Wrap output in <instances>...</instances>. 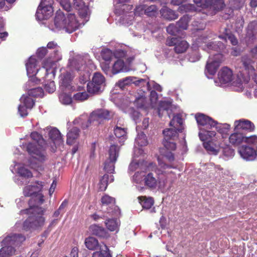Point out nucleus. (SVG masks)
Wrapping results in <instances>:
<instances>
[{"mask_svg":"<svg viewBox=\"0 0 257 257\" xmlns=\"http://www.w3.org/2000/svg\"><path fill=\"white\" fill-rule=\"evenodd\" d=\"M215 126L216 127V128L218 133L221 135L222 137L223 138H225L229 131L230 125L224 124L217 125V124Z\"/></svg>","mask_w":257,"mask_h":257,"instance_id":"42","label":"nucleus"},{"mask_svg":"<svg viewBox=\"0 0 257 257\" xmlns=\"http://www.w3.org/2000/svg\"><path fill=\"white\" fill-rule=\"evenodd\" d=\"M25 239V237L21 234H12L6 236L1 242L0 257L13 255L16 251L15 246L19 245Z\"/></svg>","mask_w":257,"mask_h":257,"instance_id":"5","label":"nucleus"},{"mask_svg":"<svg viewBox=\"0 0 257 257\" xmlns=\"http://www.w3.org/2000/svg\"><path fill=\"white\" fill-rule=\"evenodd\" d=\"M77 10L78 11V14L80 17L85 18L88 15L89 8L87 6L85 5Z\"/></svg>","mask_w":257,"mask_h":257,"instance_id":"59","label":"nucleus"},{"mask_svg":"<svg viewBox=\"0 0 257 257\" xmlns=\"http://www.w3.org/2000/svg\"><path fill=\"white\" fill-rule=\"evenodd\" d=\"M195 118L198 125L206 126V127H215L218 124L217 122L213 120L211 117L203 113H197L195 115Z\"/></svg>","mask_w":257,"mask_h":257,"instance_id":"14","label":"nucleus"},{"mask_svg":"<svg viewBox=\"0 0 257 257\" xmlns=\"http://www.w3.org/2000/svg\"><path fill=\"white\" fill-rule=\"evenodd\" d=\"M104 248L105 249L94 252L92 254V257H112L110 250L106 244L104 245Z\"/></svg>","mask_w":257,"mask_h":257,"instance_id":"36","label":"nucleus"},{"mask_svg":"<svg viewBox=\"0 0 257 257\" xmlns=\"http://www.w3.org/2000/svg\"><path fill=\"white\" fill-rule=\"evenodd\" d=\"M241 63L242 68L247 74L250 75L255 72L253 66L254 61L247 55L241 57Z\"/></svg>","mask_w":257,"mask_h":257,"instance_id":"19","label":"nucleus"},{"mask_svg":"<svg viewBox=\"0 0 257 257\" xmlns=\"http://www.w3.org/2000/svg\"><path fill=\"white\" fill-rule=\"evenodd\" d=\"M89 231L93 235L96 236L100 238H107L109 234L102 226L96 224H93L89 226Z\"/></svg>","mask_w":257,"mask_h":257,"instance_id":"15","label":"nucleus"},{"mask_svg":"<svg viewBox=\"0 0 257 257\" xmlns=\"http://www.w3.org/2000/svg\"><path fill=\"white\" fill-rule=\"evenodd\" d=\"M218 78L223 84L231 82L234 79L232 70L226 66L223 67L218 73Z\"/></svg>","mask_w":257,"mask_h":257,"instance_id":"12","label":"nucleus"},{"mask_svg":"<svg viewBox=\"0 0 257 257\" xmlns=\"http://www.w3.org/2000/svg\"><path fill=\"white\" fill-rule=\"evenodd\" d=\"M105 77L99 72L94 73L92 81L87 84V91L89 93L95 94L101 91L105 86Z\"/></svg>","mask_w":257,"mask_h":257,"instance_id":"8","label":"nucleus"},{"mask_svg":"<svg viewBox=\"0 0 257 257\" xmlns=\"http://www.w3.org/2000/svg\"><path fill=\"white\" fill-rule=\"evenodd\" d=\"M119 147L117 145H111L109 150V158L104 163V169L109 173H113L114 171V164L119 155Z\"/></svg>","mask_w":257,"mask_h":257,"instance_id":"9","label":"nucleus"},{"mask_svg":"<svg viewBox=\"0 0 257 257\" xmlns=\"http://www.w3.org/2000/svg\"><path fill=\"white\" fill-rule=\"evenodd\" d=\"M37 61L35 58L33 57L29 58L26 64L28 75L34 76L38 74L39 71L42 70V69H38L37 68Z\"/></svg>","mask_w":257,"mask_h":257,"instance_id":"23","label":"nucleus"},{"mask_svg":"<svg viewBox=\"0 0 257 257\" xmlns=\"http://www.w3.org/2000/svg\"><path fill=\"white\" fill-rule=\"evenodd\" d=\"M49 137L55 145H60L63 143L61 133L56 128H53L49 131Z\"/></svg>","mask_w":257,"mask_h":257,"instance_id":"25","label":"nucleus"},{"mask_svg":"<svg viewBox=\"0 0 257 257\" xmlns=\"http://www.w3.org/2000/svg\"><path fill=\"white\" fill-rule=\"evenodd\" d=\"M67 14H65L61 11L56 12L54 19V25L58 30L65 29L66 26Z\"/></svg>","mask_w":257,"mask_h":257,"instance_id":"20","label":"nucleus"},{"mask_svg":"<svg viewBox=\"0 0 257 257\" xmlns=\"http://www.w3.org/2000/svg\"><path fill=\"white\" fill-rule=\"evenodd\" d=\"M193 2L197 6L208 9L210 0H193Z\"/></svg>","mask_w":257,"mask_h":257,"instance_id":"54","label":"nucleus"},{"mask_svg":"<svg viewBox=\"0 0 257 257\" xmlns=\"http://www.w3.org/2000/svg\"><path fill=\"white\" fill-rule=\"evenodd\" d=\"M66 25L65 30L69 33L73 32L78 28L79 25L75 14L72 13L67 14Z\"/></svg>","mask_w":257,"mask_h":257,"instance_id":"17","label":"nucleus"},{"mask_svg":"<svg viewBox=\"0 0 257 257\" xmlns=\"http://www.w3.org/2000/svg\"><path fill=\"white\" fill-rule=\"evenodd\" d=\"M31 138L34 141L27 145L26 149L28 153L34 158L39 161H44L46 159V152L43 145L45 144L42 136L36 132L31 134Z\"/></svg>","mask_w":257,"mask_h":257,"instance_id":"4","label":"nucleus"},{"mask_svg":"<svg viewBox=\"0 0 257 257\" xmlns=\"http://www.w3.org/2000/svg\"><path fill=\"white\" fill-rule=\"evenodd\" d=\"M178 11L181 13L191 12L196 11V8L193 4H187L180 6L178 7Z\"/></svg>","mask_w":257,"mask_h":257,"instance_id":"37","label":"nucleus"},{"mask_svg":"<svg viewBox=\"0 0 257 257\" xmlns=\"http://www.w3.org/2000/svg\"><path fill=\"white\" fill-rule=\"evenodd\" d=\"M101 202L103 205H114L115 204V199L108 195L105 194L101 197Z\"/></svg>","mask_w":257,"mask_h":257,"instance_id":"43","label":"nucleus"},{"mask_svg":"<svg viewBox=\"0 0 257 257\" xmlns=\"http://www.w3.org/2000/svg\"><path fill=\"white\" fill-rule=\"evenodd\" d=\"M137 141L139 145L141 146H145L147 145L148 141L147 139V137L145 134H143L137 138Z\"/></svg>","mask_w":257,"mask_h":257,"instance_id":"57","label":"nucleus"},{"mask_svg":"<svg viewBox=\"0 0 257 257\" xmlns=\"http://www.w3.org/2000/svg\"><path fill=\"white\" fill-rule=\"evenodd\" d=\"M171 107V103L167 101H161L158 108V113L159 116L161 117L162 114L161 112L164 110H168Z\"/></svg>","mask_w":257,"mask_h":257,"instance_id":"40","label":"nucleus"},{"mask_svg":"<svg viewBox=\"0 0 257 257\" xmlns=\"http://www.w3.org/2000/svg\"><path fill=\"white\" fill-rule=\"evenodd\" d=\"M36 185H30L26 186L23 189V194L25 197H30L34 195L33 198L38 195H43L41 194L36 193L41 190L43 186V182L42 181H36ZM32 198V197L31 198Z\"/></svg>","mask_w":257,"mask_h":257,"instance_id":"13","label":"nucleus"},{"mask_svg":"<svg viewBox=\"0 0 257 257\" xmlns=\"http://www.w3.org/2000/svg\"><path fill=\"white\" fill-rule=\"evenodd\" d=\"M203 147L210 154L217 155L219 152V149L216 146L213 144L212 141H204Z\"/></svg>","mask_w":257,"mask_h":257,"instance_id":"31","label":"nucleus"},{"mask_svg":"<svg viewBox=\"0 0 257 257\" xmlns=\"http://www.w3.org/2000/svg\"><path fill=\"white\" fill-rule=\"evenodd\" d=\"M177 122L179 125L183 123V119L179 114L174 116L170 122V125L173 126Z\"/></svg>","mask_w":257,"mask_h":257,"instance_id":"61","label":"nucleus"},{"mask_svg":"<svg viewBox=\"0 0 257 257\" xmlns=\"http://www.w3.org/2000/svg\"><path fill=\"white\" fill-rule=\"evenodd\" d=\"M179 39V38L176 37H168L166 40V45L169 46H174L175 47Z\"/></svg>","mask_w":257,"mask_h":257,"instance_id":"63","label":"nucleus"},{"mask_svg":"<svg viewBox=\"0 0 257 257\" xmlns=\"http://www.w3.org/2000/svg\"><path fill=\"white\" fill-rule=\"evenodd\" d=\"M244 143L249 145H256L257 144V136L252 135L249 137L245 135Z\"/></svg>","mask_w":257,"mask_h":257,"instance_id":"58","label":"nucleus"},{"mask_svg":"<svg viewBox=\"0 0 257 257\" xmlns=\"http://www.w3.org/2000/svg\"><path fill=\"white\" fill-rule=\"evenodd\" d=\"M234 130L239 131L243 133H251L254 131L255 125L251 121L241 119L235 120L234 123Z\"/></svg>","mask_w":257,"mask_h":257,"instance_id":"10","label":"nucleus"},{"mask_svg":"<svg viewBox=\"0 0 257 257\" xmlns=\"http://www.w3.org/2000/svg\"><path fill=\"white\" fill-rule=\"evenodd\" d=\"M18 173L20 176L26 178H30L33 177L32 172L29 169L24 167L19 168Z\"/></svg>","mask_w":257,"mask_h":257,"instance_id":"45","label":"nucleus"},{"mask_svg":"<svg viewBox=\"0 0 257 257\" xmlns=\"http://www.w3.org/2000/svg\"><path fill=\"white\" fill-rule=\"evenodd\" d=\"M168 33L172 35H175L176 33L179 31L178 28L174 24H170L166 29Z\"/></svg>","mask_w":257,"mask_h":257,"instance_id":"56","label":"nucleus"},{"mask_svg":"<svg viewBox=\"0 0 257 257\" xmlns=\"http://www.w3.org/2000/svg\"><path fill=\"white\" fill-rule=\"evenodd\" d=\"M28 94L32 97H42L44 95V91L41 87H38L29 89L28 91Z\"/></svg>","mask_w":257,"mask_h":257,"instance_id":"39","label":"nucleus"},{"mask_svg":"<svg viewBox=\"0 0 257 257\" xmlns=\"http://www.w3.org/2000/svg\"><path fill=\"white\" fill-rule=\"evenodd\" d=\"M146 170L149 171L136 172L134 176V181L138 184L144 183V185L150 189H154L157 188L160 181L159 175L164 174L165 172L159 168L154 162H149L146 165Z\"/></svg>","mask_w":257,"mask_h":257,"instance_id":"3","label":"nucleus"},{"mask_svg":"<svg viewBox=\"0 0 257 257\" xmlns=\"http://www.w3.org/2000/svg\"><path fill=\"white\" fill-rule=\"evenodd\" d=\"M245 139V133L234 130V133L231 134L229 137V142L233 147H238L244 143Z\"/></svg>","mask_w":257,"mask_h":257,"instance_id":"16","label":"nucleus"},{"mask_svg":"<svg viewBox=\"0 0 257 257\" xmlns=\"http://www.w3.org/2000/svg\"><path fill=\"white\" fill-rule=\"evenodd\" d=\"M132 77H126L122 79L119 80L117 82V85L121 89L124 88L126 85L131 84L133 81Z\"/></svg>","mask_w":257,"mask_h":257,"instance_id":"50","label":"nucleus"},{"mask_svg":"<svg viewBox=\"0 0 257 257\" xmlns=\"http://www.w3.org/2000/svg\"><path fill=\"white\" fill-rule=\"evenodd\" d=\"M79 81L81 84L85 83L89 78V74L88 72H81L80 74Z\"/></svg>","mask_w":257,"mask_h":257,"instance_id":"64","label":"nucleus"},{"mask_svg":"<svg viewBox=\"0 0 257 257\" xmlns=\"http://www.w3.org/2000/svg\"><path fill=\"white\" fill-rule=\"evenodd\" d=\"M161 16L165 19L172 21L178 18V15L176 12L167 7H164L160 11Z\"/></svg>","mask_w":257,"mask_h":257,"instance_id":"24","label":"nucleus"},{"mask_svg":"<svg viewBox=\"0 0 257 257\" xmlns=\"http://www.w3.org/2000/svg\"><path fill=\"white\" fill-rule=\"evenodd\" d=\"M61 56L60 55H51L50 57L44 60L42 70H44L45 71V76L48 75L49 70L53 66L55 63L61 59Z\"/></svg>","mask_w":257,"mask_h":257,"instance_id":"22","label":"nucleus"},{"mask_svg":"<svg viewBox=\"0 0 257 257\" xmlns=\"http://www.w3.org/2000/svg\"><path fill=\"white\" fill-rule=\"evenodd\" d=\"M126 52L121 49L116 50L113 53V56L118 59L120 58H124L126 56Z\"/></svg>","mask_w":257,"mask_h":257,"instance_id":"62","label":"nucleus"},{"mask_svg":"<svg viewBox=\"0 0 257 257\" xmlns=\"http://www.w3.org/2000/svg\"><path fill=\"white\" fill-rule=\"evenodd\" d=\"M105 225L110 231L117 232L119 230V222L116 219H108L105 221Z\"/></svg>","mask_w":257,"mask_h":257,"instance_id":"28","label":"nucleus"},{"mask_svg":"<svg viewBox=\"0 0 257 257\" xmlns=\"http://www.w3.org/2000/svg\"><path fill=\"white\" fill-rule=\"evenodd\" d=\"M238 152L240 156L247 161L254 160L257 155L254 148L246 145H242L239 147Z\"/></svg>","mask_w":257,"mask_h":257,"instance_id":"11","label":"nucleus"},{"mask_svg":"<svg viewBox=\"0 0 257 257\" xmlns=\"http://www.w3.org/2000/svg\"><path fill=\"white\" fill-rule=\"evenodd\" d=\"M85 244L89 250H94L97 249L99 246L98 240L94 237H88L85 239Z\"/></svg>","mask_w":257,"mask_h":257,"instance_id":"29","label":"nucleus"},{"mask_svg":"<svg viewBox=\"0 0 257 257\" xmlns=\"http://www.w3.org/2000/svg\"><path fill=\"white\" fill-rule=\"evenodd\" d=\"M219 38L221 39H224L226 40L227 39L229 40L231 43V44L233 46H236L238 44V40L237 38L235 37L234 35L230 34H226L225 37L222 36H219Z\"/></svg>","mask_w":257,"mask_h":257,"instance_id":"55","label":"nucleus"},{"mask_svg":"<svg viewBox=\"0 0 257 257\" xmlns=\"http://www.w3.org/2000/svg\"><path fill=\"white\" fill-rule=\"evenodd\" d=\"M113 115V113L106 109H100L93 111L87 121L85 126L82 125L83 128H87L91 123L96 122L97 124L101 123L104 120H109Z\"/></svg>","mask_w":257,"mask_h":257,"instance_id":"7","label":"nucleus"},{"mask_svg":"<svg viewBox=\"0 0 257 257\" xmlns=\"http://www.w3.org/2000/svg\"><path fill=\"white\" fill-rule=\"evenodd\" d=\"M207 48L209 50H212L216 51L217 54H215V59L211 60L209 58V61L207 62L206 65V71L211 75H214L218 67H219L222 58V55L220 52L222 51L225 48V45L220 41L212 42L207 44Z\"/></svg>","mask_w":257,"mask_h":257,"instance_id":"6","label":"nucleus"},{"mask_svg":"<svg viewBox=\"0 0 257 257\" xmlns=\"http://www.w3.org/2000/svg\"><path fill=\"white\" fill-rule=\"evenodd\" d=\"M188 46L189 45L186 41L182 40L179 38L174 47V51L177 54L183 53L186 51Z\"/></svg>","mask_w":257,"mask_h":257,"instance_id":"30","label":"nucleus"},{"mask_svg":"<svg viewBox=\"0 0 257 257\" xmlns=\"http://www.w3.org/2000/svg\"><path fill=\"white\" fill-rule=\"evenodd\" d=\"M129 69L124 64V62L121 59L117 60L112 66V73L113 74H117L120 72H127Z\"/></svg>","mask_w":257,"mask_h":257,"instance_id":"27","label":"nucleus"},{"mask_svg":"<svg viewBox=\"0 0 257 257\" xmlns=\"http://www.w3.org/2000/svg\"><path fill=\"white\" fill-rule=\"evenodd\" d=\"M146 5H141L137 6L134 10L135 16H140L145 15Z\"/></svg>","mask_w":257,"mask_h":257,"instance_id":"53","label":"nucleus"},{"mask_svg":"<svg viewBox=\"0 0 257 257\" xmlns=\"http://www.w3.org/2000/svg\"><path fill=\"white\" fill-rule=\"evenodd\" d=\"M109 179V175L108 174L104 175L100 180L99 183V190L100 191H105L108 185V181Z\"/></svg>","mask_w":257,"mask_h":257,"instance_id":"44","label":"nucleus"},{"mask_svg":"<svg viewBox=\"0 0 257 257\" xmlns=\"http://www.w3.org/2000/svg\"><path fill=\"white\" fill-rule=\"evenodd\" d=\"M138 199L143 208L150 209L154 204V201L151 197L147 198L146 196H139Z\"/></svg>","mask_w":257,"mask_h":257,"instance_id":"34","label":"nucleus"},{"mask_svg":"<svg viewBox=\"0 0 257 257\" xmlns=\"http://www.w3.org/2000/svg\"><path fill=\"white\" fill-rule=\"evenodd\" d=\"M146 101V98L143 96H141L135 99L134 104L138 108H143L145 106Z\"/></svg>","mask_w":257,"mask_h":257,"instance_id":"52","label":"nucleus"},{"mask_svg":"<svg viewBox=\"0 0 257 257\" xmlns=\"http://www.w3.org/2000/svg\"><path fill=\"white\" fill-rule=\"evenodd\" d=\"M44 202V196L41 195H37L30 199L29 201L30 207L24 210L26 214H30L23 223V229L24 230L36 229L44 225L45 218L43 217V215L45 210L39 206Z\"/></svg>","mask_w":257,"mask_h":257,"instance_id":"1","label":"nucleus"},{"mask_svg":"<svg viewBox=\"0 0 257 257\" xmlns=\"http://www.w3.org/2000/svg\"><path fill=\"white\" fill-rule=\"evenodd\" d=\"M73 76L70 72H66L63 74L62 78V85L66 88H71V84L73 80Z\"/></svg>","mask_w":257,"mask_h":257,"instance_id":"35","label":"nucleus"},{"mask_svg":"<svg viewBox=\"0 0 257 257\" xmlns=\"http://www.w3.org/2000/svg\"><path fill=\"white\" fill-rule=\"evenodd\" d=\"M114 133L117 138L124 139L126 135V130L124 128L116 126L114 129Z\"/></svg>","mask_w":257,"mask_h":257,"instance_id":"48","label":"nucleus"},{"mask_svg":"<svg viewBox=\"0 0 257 257\" xmlns=\"http://www.w3.org/2000/svg\"><path fill=\"white\" fill-rule=\"evenodd\" d=\"M80 130L77 127H72L67 134L66 143L68 145H71L75 143L79 136Z\"/></svg>","mask_w":257,"mask_h":257,"instance_id":"26","label":"nucleus"},{"mask_svg":"<svg viewBox=\"0 0 257 257\" xmlns=\"http://www.w3.org/2000/svg\"><path fill=\"white\" fill-rule=\"evenodd\" d=\"M54 50V54L53 55H60L59 52V47L58 46L57 43L51 41L49 42L47 45V49Z\"/></svg>","mask_w":257,"mask_h":257,"instance_id":"51","label":"nucleus"},{"mask_svg":"<svg viewBox=\"0 0 257 257\" xmlns=\"http://www.w3.org/2000/svg\"><path fill=\"white\" fill-rule=\"evenodd\" d=\"M208 7L209 15H214L218 12L223 10L225 4L223 0H210Z\"/></svg>","mask_w":257,"mask_h":257,"instance_id":"21","label":"nucleus"},{"mask_svg":"<svg viewBox=\"0 0 257 257\" xmlns=\"http://www.w3.org/2000/svg\"><path fill=\"white\" fill-rule=\"evenodd\" d=\"M52 7H38L36 17L40 21L49 19L53 13Z\"/></svg>","mask_w":257,"mask_h":257,"instance_id":"18","label":"nucleus"},{"mask_svg":"<svg viewBox=\"0 0 257 257\" xmlns=\"http://www.w3.org/2000/svg\"><path fill=\"white\" fill-rule=\"evenodd\" d=\"M88 94L85 91L77 92L73 95V99L75 100L83 101L88 98Z\"/></svg>","mask_w":257,"mask_h":257,"instance_id":"49","label":"nucleus"},{"mask_svg":"<svg viewBox=\"0 0 257 257\" xmlns=\"http://www.w3.org/2000/svg\"><path fill=\"white\" fill-rule=\"evenodd\" d=\"M47 53H48V50H47V48L41 47V48H39L37 50L36 54H37V56L39 58L42 59L46 56V55L47 54Z\"/></svg>","mask_w":257,"mask_h":257,"instance_id":"60","label":"nucleus"},{"mask_svg":"<svg viewBox=\"0 0 257 257\" xmlns=\"http://www.w3.org/2000/svg\"><path fill=\"white\" fill-rule=\"evenodd\" d=\"M190 19V17L188 15H185L181 17L176 24L179 30H186Z\"/></svg>","mask_w":257,"mask_h":257,"instance_id":"32","label":"nucleus"},{"mask_svg":"<svg viewBox=\"0 0 257 257\" xmlns=\"http://www.w3.org/2000/svg\"><path fill=\"white\" fill-rule=\"evenodd\" d=\"M178 132H181V131L175 128H166L163 132L164 136L163 144L166 150L168 151L165 152L163 156L167 159L169 163H165L159 157H158L157 161L159 167L163 171L167 169H176L177 168L173 163L175 160V156L172 151L176 150L177 148L175 141L178 138Z\"/></svg>","mask_w":257,"mask_h":257,"instance_id":"2","label":"nucleus"},{"mask_svg":"<svg viewBox=\"0 0 257 257\" xmlns=\"http://www.w3.org/2000/svg\"><path fill=\"white\" fill-rule=\"evenodd\" d=\"M60 102L64 104H69L72 102V98L70 94L62 93L59 96Z\"/></svg>","mask_w":257,"mask_h":257,"instance_id":"47","label":"nucleus"},{"mask_svg":"<svg viewBox=\"0 0 257 257\" xmlns=\"http://www.w3.org/2000/svg\"><path fill=\"white\" fill-rule=\"evenodd\" d=\"M101 56L104 60L109 62L111 60L113 56V53L110 50L106 49L101 51Z\"/></svg>","mask_w":257,"mask_h":257,"instance_id":"46","label":"nucleus"},{"mask_svg":"<svg viewBox=\"0 0 257 257\" xmlns=\"http://www.w3.org/2000/svg\"><path fill=\"white\" fill-rule=\"evenodd\" d=\"M158 8L156 5H146L145 15L148 17H156L158 14Z\"/></svg>","mask_w":257,"mask_h":257,"instance_id":"41","label":"nucleus"},{"mask_svg":"<svg viewBox=\"0 0 257 257\" xmlns=\"http://www.w3.org/2000/svg\"><path fill=\"white\" fill-rule=\"evenodd\" d=\"M216 135L215 131H202L199 133V137L202 141H206Z\"/></svg>","mask_w":257,"mask_h":257,"instance_id":"38","label":"nucleus"},{"mask_svg":"<svg viewBox=\"0 0 257 257\" xmlns=\"http://www.w3.org/2000/svg\"><path fill=\"white\" fill-rule=\"evenodd\" d=\"M20 100L22 105H25L26 108H28L29 109H31L35 104L34 100L32 98L31 95H29L28 94L23 95Z\"/></svg>","mask_w":257,"mask_h":257,"instance_id":"33","label":"nucleus"}]
</instances>
